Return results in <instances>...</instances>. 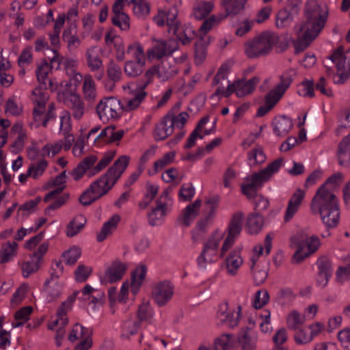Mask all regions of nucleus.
I'll use <instances>...</instances> for the list:
<instances>
[{
    "instance_id": "obj_6",
    "label": "nucleus",
    "mask_w": 350,
    "mask_h": 350,
    "mask_svg": "<svg viewBox=\"0 0 350 350\" xmlns=\"http://www.w3.org/2000/svg\"><path fill=\"white\" fill-rule=\"evenodd\" d=\"M115 152H109L105 154L94 167L93 166L97 160L96 156L86 157L70 174L75 180H80L85 173L89 177H91L105 169L113 160Z\"/></svg>"
},
{
    "instance_id": "obj_48",
    "label": "nucleus",
    "mask_w": 350,
    "mask_h": 350,
    "mask_svg": "<svg viewBox=\"0 0 350 350\" xmlns=\"http://www.w3.org/2000/svg\"><path fill=\"white\" fill-rule=\"evenodd\" d=\"M134 14L139 18H145L150 11V5L145 0L137 1L133 8Z\"/></svg>"
},
{
    "instance_id": "obj_3",
    "label": "nucleus",
    "mask_w": 350,
    "mask_h": 350,
    "mask_svg": "<svg viewBox=\"0 0 350 350\" xmlns=\"http://www.w3.org/2000/svg\"><path fill=\"white\" fill-rule=\"evenodd\" d=\"M310 209L313 214H319L327 229L335 228L340 221L338 200L334 193L318 189L312 198Z\"/></svg>"
},
{
    "instance_id": "obj_46",
    "label": "nucleus",
    "mask_w": 350,
    "mask_h": 350,
    "mask_svg": "<svg viewBox=\"0 0 350 350\" xmlns=\"http://www.w3.org/2000/svg\"><path fill=\"white\" fill-rule=\"evenodd\" d=\"M294 15L286 9L280 10L276 18V25L278 28H285L289 26L293 21Z\"/></svg>"
},
{
    "instance_id": "obj_47",
    "label": "nucleus",
    "mask_w": 350,
    "mask_h": 350,
    "mask_svg": "<svg viewBox=\"0 0 350 350\" xmlns=\"http://www.w3.org/2000/svg\"><path fill=\"white\" fill-rule=\"evenodd\" d=\"M306 317L304 315H301L296 310L291 312L287 318V325L289 329L297 330L299 327L304 323Z\"/></svg>"
},
{
    "instance_id": "obj_10",
    "label": "nucleus",
    "mask_w": 350,
    "mask_h": 350,
    "mask_svg": "<svg viewBox=\"0 0 350 350\" xmlns=\"http://www.w3.org/2000/svg\"><path fill=\"white\" fill-rule=\"evenodd\" d=\"M329 59L337 68V73L334 77V83H343L350 76V49L345 52L344 47L340 46L329 56Z\"/></svg>"
},
{
    "instance_id": "obj_19",
    "label": "nucleus",
    "mask_w": 350,
    "mask_h": 350,
    "mask_svg": "<svg viewBox=\"0 0 350 350\" xmlns=\"http://www.w3.org/2000/svg\"><path fill=\"white\" fill-rule=\"evenodd\" d=\"M305 198V192L301 189H297L288 200L284 219L289 221L298 211L301 202Z\"/></svg>"
},
{
    "instance_id": "obj_44",
    "label": "nucleus",
    "mask_w": 350,
    "mask_h": 350,
    "mask_svg": "<svg viewBox=\"0 0 350 350\" xmlns=\"http://www.w3.org/2000/svg\"><path fill=\"white\" fill-rule=\"evenodd\" d=\"M144 65L145 63L139 62L127 61L125 62L124 70L129 77H136L142 73Z\"/></svg>"
},
{
    "instance_id": "obj_20",
    "label": "nucleus",
    "mask_w": 350,
    "mask_h": 350,
    "mask_svg": "<svg viewBox=\"0 0 350 350\" xmlns=\"http://www.w3.org/2000/svg\"><path fill=\"white\" fill-rule=\"evenodd\" d=\"M234 310H230L228 303H222L219 306L217 318L221 324H226L230 328H234L239 324V318L234 317Z\"/></svg>"
},
{
    "instance_id": "obj_59",
    "label": "nucleus",
    "mask_w": 350,
    "mask_h": 350,
    "mask_svg": "<svg viewBox=\"0 0 350 350\" xmlns=\"http://www.w3.org/2000/svg\"><path fill=\"white\" fill-rule=\"evenodd\" d=\"M219 200L220 197L217 195L206 198L205 204L207 206L208 217H213L215 215L216 209L219 206Z\"/></svg>"
},
{
    "instance_id": "obj_7",
    "label": "nucleus",
    "mask_w": 350,
    "mask_h": 350,
    "mask_svg": "<svg viewBox=\"0 0 350 350\" xmlns=\"http://www.w3.org/2000/svg\"><path fill=\"white\" fill-rule=\"evenodd\" d=\"M291 247L297 250L292 257V262L301 263L306 258L315 252L320 245L319 239L316 236L308 237L301 232H298L291 238Z\"/></svg>"
},
{
    "instance_id": "obj_43",
    "label": "nucleus",
    "mask_w": 350,
    "mask_h": 350,
    "mask_svg": "<svg viewBox=\"0 0 350 350\" xmlns=\"http://www.w3.org/2000/svg\"><path fill=\"white\" fill-rule=\"evenodd\" d=\"M208 42L205 40V38L200 36L195 43V57L196 62L200 64L206 56V46Z\"/></svg>"
},
{
    "instance_id": "obj_17",
    "label": "nucleus",
    "mask_w": 350,
    "mask_h": 350,
    "mask_svg": "<svg viewBox=\"0 0 350 350\" xmlns=\"http://www.w3.org/2000/svg\"><path fill=\"white\" fill-rule=\"evenodd\" d=\"M64 103L72 111L74 118L80 120L84 114V103L76 94L67 93L64 96Z\"/></svg>"
},
{
    "instance_id": "obj_32",
    "label": "nucleus",
    "mask_w": 350,
    "mask_h": 350,
    "mask_svg": "<svg viewBox=\"0 0 350 350\" xmlns=\"http://www.w3.org/2000/svg\"><path fill=\"white\" fill-rule=\"evenodd\" d=\"M201 204V200H196L184 209L183 223L185 226H189L191 222L198 215Z\"/></svg>"
},
{
    "instance_id": "obj_26",
    "label": "nucleus",
    "mask_w": 350,
    "mask_h": 350,
    "mask_svg": "<svg viewBox=\"0 0 350 350\" xmlns=\"http://www.w3.org/2000/svg\"><path fill=\"white\" fill-rule=\"evenodd\" d=\"M259 81L260 79L258 77H254L248 81H246L245 79L237 80L238 86L237 96L243 97L253 92Z\"/></svg>"
},
{
    "instance_id": "obj_37",
    "label": "nucleus",
    "mask_w": 350,
    "mask_h": 350,
    "mask_svg": "<svg viewBox=\"0 0 350 350\" xmlns=\"http://www.w3.org/2000/svg\"><path fill=\"white\" fill-rule=\"evenodd\" d=\"M18 245L16 242H7L2 245L0 250V263L4 264L15 256Z\"/></svg>"
},
{
    "instance_id": "obj_55",
    "label": "nucleus",
    "mask_w": 350,
    "mask_h": 350,
    "mask_svg": "<svg viewBox=\"0 0 350 350\" xmlns=\"http://www.w3.org/2000/svg\"><path fill=\"white\" fill-rule=\"evenodd\" d=\"M146 92L144 91V89H139V92H138L133 98L127 100L126 102V108L128 110H133L139 107L140 103L144 100L145 97L146 96Z\"/></svg>"
},
{
    "instance_id": "obj_31",
    "label": "nucleus",
    "mask_w": 350,
    "mask_h": 350,
    "mask_svg": "<svg viewBox=\"0 0 350 350\" xmlns=\"http://www.w3.org/2000/svg\"><path fill=\"white\" fill-rule=\"evenodd\" d=\"M239 254L240 250L235 249L230 252L229 256L226 258V268L230 275H235L243 263V260Z\"/></svg>"
},
{
    "instance_id": "obj_53",
    "label": "nucleus",
    "mask_w": 350,
    "mask_h": 350,
    "mask_svg": "<svg viewBox=\"0 0 350 350\" xmlns=\"http://www.w3.org/2000/svg\"><path fill=\"white\" fill-rule=\"evenodd\" d=\"M295 297V295L290 288H281L277 293L276 301L284 305L286 303L291 301Z\"/></svg>"
},
{
    "instance_id": "obj_2",
    "label": "nucleus",
    "mask_w": 350,
    "mask_h": 350,
    "mask_svg": "<svg viewBox=\"0 0 350 350\" xmlns=\"http://www.w3.org/2000/svg\"><path fill=\"white\" fill-rule=\"evenodd\" d=\"M282 162L283 159L282 158L277 159L263 170L245 178V183L241 185V191L248 199L256 198L254 208L257 212L266 210L269 205V200L267 198L261 196H257L258 191L265 183L269 180L272 176L279 170Z\"/></svg>"
},
{
    "instance_id": "obj_63",
    "label": "nucleus",
    "mask_w": 350,
    "mask_h": 350,
    "mask_svg": "<svg viewBox=\"0 0 350 350\" xmlns=\"http://www.w3.org/2000/svg\"><path fill=\"white\" fill-rule=\"evenodd\" d=\"M269 299V293L266 290H260L256 293L254 301V306L256 308H260L266 305Z\"/></svg>"
},
{
    "instance_id": "obj_49",
    "label": "nucleus",
    "mask_w": 350,
    "mask_h": 350,
    "mask_svg": "<svg viewBox=\"0 0 350 350\" xmlns=\"http://www.w3.org/2000/svg\"><path fill=\"white\" fill-rule=\"evenodd\" d=\"M247 158L250 161H253V165L261 164L266 160V156L263 152V149L260 145H257L254 149L248 152Z\"/></svg>"
},
{
    "instance_id": "obj_28",
    "label": "nucleus",
    "mask_w": 350,
    "mask_h": 350,
    "mask_svg": "<svg viewBox=\"0 0 350 350\" xmlns=\"http://www.w3.org/2000/svg\"><path fill=\"white\" fill-rule=\"evenodd\" d=\"M62 40L67 43V47L70 51L77 49L81 44V40L77 34L75 26L64 30Z\"/></svg>"
},
{
    "instance_id": "obj_54",
    "label": "nucleus",
    "mask_w": 350,
    "mask_h": 350,
    "mask_svg": "<svg viewBox=\"0 0 350 350\" xmlns=\"http://www.w3.org/2000/svg\"><path fill=\"white\" fill-rule=\"evenodd\" d=\"M92 269L84 265H79L75 271V280L78 282H85L91 275Z\"/></svg>"
},
{
    "instance_id": "obj_12",
    "label": "nucleus",
    "mask_w": 350,
    "mask_h": 350,
    "mask_svg": "<svg viewBox=\"0 0 350 350\" xmlns=\"http://www.w3.org/2000/svg\"><path fill=\"white\" fill-rule=\"evenodd\" d=\"M121 102L113 96L104 98L96 106V113L100 119H118L122 110Z\"/></svg>"
},
{
    "instance_id": "obj_16",
    "label": "nucleus",
    "mask_w": 350,
    "mask_h": 350,
    "mask_svg": "<svg viewBox=\"0 0 350 350\" xmlns=\"http://www.w3.org/2000/svg\"><path fill=\"white\" fill-rule=\"evenodd\" d=\"M258 336L251 327L243 328L239 333L238 341L242 350H255L257 347Z\"/></svg>"
},
{
    "instance_id": "obj_61",
    "label": "nucleus",
    "mask_w": 350,
    "mask_h": 350,
    "mask_svg": "<svg viewBox=\"0 0 350 350\" xmlns=\"http://www.w3.org/2000/svg\"><path fill=\"white\" fill-rule=\"evenodd\" d=\"M40 266V263L36 261L34 258H31V260L23 263L21 269L23 275L27 278L30 274L36 272Z\"/></svg>"
},
{
    "instance_id": "obj_18",
    "label": "nucleus",
    "mask_w": 350,
    "mask_h": 350,
    "mask_svg": "<svg viewBox=\"0 0 350 350\" xmlns=\"http://www.w3.org/2000/svg\"><path fill=\"white\" fill-rule=\"evenodd\" d=\"M127 269V265L119 260L112 262L106 269L104 280L110 284L120 280L125 274Z\"/></svg>"
},
{
    "instance_id": "obj_50",
    "label": "nucleus",
    "mask_w": 350,
    "mask_h": 350,
    "mask_svg": "<svg viewBox=\"0 0 350 350\" xmlns=\"http://www.w3.org/2000/svg\"><path fill=\"white\" fill-rule=\"evenodd\" d=\"M81 250L77 247H72L69 250L65 252L62 254V257L65 259L66 264L68 265H74L81 256Z\"/></svg>"
},
{
    "instance_id": "obj_58",
    "label": "nucleus",
    "mask_w": 350,
    "mask_h": 350,
    "mask_svg": "<svg viewBox=\"0 0 350 350\" xmlns=\"http://www.w3.org/2000/svg\"><path fill=\"white\" fill-rule=\"evenodd\" d=\"M237 80L234 81L232 83H230L228 81V85L227 87V89L225 90L223 87L219 86L217 90H215V93L213 94V96H222L226 98L229 97L232 93L235 92L237 95Z\"/></svg>"
},
{
    "instance_id": "obj_41",
    "label": "nucleus",
    "mask_w": 350,
    "mask_h": 350,
    "mask_svg": "<svg viewBox=\"0 0 350 350\" xmlns=\"http://www.w3.org/2000/svg\"><path fill=\"white\" fill-rule=\"evenodd\" d=\"M33 311L31 306H25L17 310L14 314V319L16 321L12 323L14 327H21L29 320V317Z\"/></svg>"
},
{
    "instance_id": "obj_9",
    "label": "nucleus",
    "mask_w": 350,
    "mask_h": 350,
    "mask_svg": "<svg viewBox=\"0 0 350 350\" xmlns=\"http://www.w3.org/2000/svg\"><path fill=\"white\" fill-rule=\"evenodd\" d=\"M178 12H169L167 16V25L168 32L176 36L174 40L180 41L183 44L186 45L191 42L195 36V31L189 25H181L177 19Z\"/></svg>"
},
{
    "instance_id": "obj_33",
    "label": "nucleus",
    "mask_w": 350,
    "mask_h": 350,
    "mask_svg": "<svg viewBox=\"0 0 350 350\" xmlns=\"http://www.w3.org/2000/svg\"><path fill=\"white\" fill-rule=\"evenodd\" d=\"M263 225L262 217L258 213H250L247 216L246 228L250 234H257Z\"/></svg>"
},
{
    "instance_id": "obj_5",
    "label": "nucleus",
    "mask_w": 350,
    "mask_h": 350,
    "mask_svg": "<svg viewBox=\"0 0 350 350\" xmlns=\"http://www.w3.org/2000/svg\"><path fill=\"white\" fill-rule=\"evenodd\" d=\"M279 36L271 31H264L245 44V53L251 59L267 55L278 42Z\"/></svg>"
},
{
    "instance_id": "obj_64",
    "label": "nucleus",
    "mask_w": 350,
    "mask_h": 350,
    "mask_svg": "<svg viewBox=\"0 0 350 350\" xmlns=\"http://www.w3.org/2000/svg\"><path fill=\"white\" fill-rule=\"evenodd\" d=\"M336 280L341 284L350 280V263L338 267L336 272Z\"/></svg>"
},
{
    "instance_id": "obj_11",
    "label": "nucleus",
    "mask_w": 350,
    "mask_h": 350,
    "mask_svg": "<svg viewBox=\"0 0 350 350\" xmlns=\"http://www.w3.org/2000/svg\"><path fill=\"white\" fill-rule=\"evenodd\" d=\"M296 75L297 71L293 68H290L281 75L280 82L265 96V103L273 109L290 87Z\"/></svg>"
},
{
    "instance_id": "obj_30",
    "label": "nucleus",
    "mask_w": 350,
    "mask_h": 350,
    "mask_svg": "<svg viewBox=\"0 0 350 350\" xmlns=\"http://www.w3.org/2000/svg\"><path fill=\"white\" fill-rule=\"evenodd\" d=\"M86 219L84 215L80 214L72 219L67 224L66 234L68 237L76 236L85 226Z\"/></svg>"
},
{
    "instance_id": "obj_51",
    "label": "nucleus",
    "mask_w": 350,
    "mask_h": 350,
    "mask_svg": "<svg viewBox=\"0 0 350 350\" xmlns=\"http://www.w3.org/2000/svg\"><path fill=\"white\" fill-rule=\"evenodd\" d=\"M129 16L125 13L113 16L111 22L113 25L118 27L121 30L127 31L130 27Z\"/></svg>"
},
{
    "instance_id": "obj_21",
    "label": "nucleus",
    "mask_w": 350,
    "mask_h": 350,
    "mask_svg": "<svg viewBox=\"0 0 350 350\" xmlns=\"http://www.w3.org/2000/svg\"><path fill=\"white\" fill-rule=\"evenodd\" d=\"M173 121L169 115H165L163 119L156 125L154 137L155 140H164L174 132Z\"/></svg>"
},
{
    "instance_id": "obj_45",
    "label": "nucleus",
    "mask_w": 350,
    "mask_h": 350,
    "mask_svg": "<svg viewBox=\"0 0 350 350\" xmlns=\"http://www.w3.org/2000/svg\"><path fill=\"white\" fill-rule=\"evenodd\" d=\"M107 75L109 79L112 81L109 87V90H112L115 86V83L119 81L122 76L121 68L113 61H111L108 65Z\"/></svg>"
},
{
    "instance_id": "obj_36",
    "label": "nucleus",
    "mask_w": 350,
    "mask_h": 350,
    "mask_svg": "<svg viewBox=\"0 0 350 350\" xmlns=\"http://www.w3.org/2000/svg\"><path fill=\"white\" fill-rule=\"evenodd\" d=\"M141 324L139 321L131 318L123 322L122 326V334L121 337L123 338H129L131 336H133L138 332Z\"/></svg>"
},
{
    "instance_id": "obj_22",
    "label": "nucleus",
    "mask_w": 350,
    "mask_h": 350,
    "mask_svg": "<svg viewBox=\"0 0 350 350\" xmlns=\"http://www.w3.org/2000/svg\"><path fill=\"white\" fill-rule=\"evenodd\" d=\"M336 154L340 165L350 167V134L338 144Z\"/></svg>"
},
{
    "instance_id": "obj_57",
    "label": "nucleus",
    "mask_w": 350,
    "mask_h": 350,
    "mask_svg": "<svg viewBox=\"0 0 350 350\" xmlns=\"http://www.w3.org/2000/svg\"><path fill=\"white\" fill-rule=\"evenodd\" d=\"M237 80L234 81L232 83H230L228 81V85L227 87V89L225 90L223 87L219 86L217 90H215V93L213 94V96H222L226 98L229 97L232 93L235 92L237 95Z\"/></svg>"
},
{
    "instance_id": "obj_39",
    "label": "nucleus",
    "mask_w": 350,
    "mask_h": 350,
    "mask_svg": "<svg viewBox=\"0 0 350 350\" xmlns=\"http://www.w3.org/2000/svg\"><path fill=\"white\" fill-rule=\"evenodd\" d=\"M158 77L163 81H166L174 76L177 73V70L174 66H171L167 59L161 62L157 66Z\"/></svg>"
},
{
    "instance_id": "obj_1",
    "label": "nucleus",
    "mask_w": 350,
    "mask_h": 350,
    "mask_svg": "<svg viewBox=\"0 0 350 350\" xmlns=\"http://www.w3.org/2000/svg\"><path fill=\"white\" fill-rule=\"evenodd\" d=\"M305 14L306 20L300 27L297 40L294 42L295 54L304 51L323 29L328 10L323 11L321 5L312 1L306 5Z\"/></svg>"
},
{
    "instance_id": "obj_29",
    "label": "nucleus",
    "mask_w": 350,
    "mask_h": 350,
    "mask_svg": "<svg viewBox=\"0 0 350 350\" xmlns=\"http://www.w3.org/2000/svg\"><path fill=\"white\" fill-rule=\"evenodd\" d=\"M237 346V338L232 334H224L215 340V350H232Z\"/></svg>"
},
{
    "instance_id": "obj_13",
    "label": "nucleus",
    "mask_w": 350,
    "mask_h": 350,
    "mask_svg": "<svg viewBox=\"0 0 350 350\" xmlns=\"http://www.w3.org/2000/svg\"><path fill=\"white\" fill-rule=\"evenodd\" d=\"M243 214L237 212L232 217L228 226V236L226 238L221 249L220 257L223 258L226 252L231 247L234 239L239 237L242 230V221Z\"/></svg>"
},
{
    "instance_id": "obj_52",
    "label": "nucleus",
    "mask_w": 350,
    "mask_h": 350,
    "mask_svg": "<svg viewBox=\"0 0 350 350\" xmlns=\"http://www.w3.org/2000/svg\"><path fill=\"white\" fill-rule=\"evenodd\" d=\"M176 153L174 151H171L165 153L162 158L156 161L154 163V170L157 172L159 170L163 169L165 166L173 163L175 158Z\"/></svg>"
},
{
    "instance_id": "obj_27",
    "label": "nucleus",
    "mask_w": 350,
    "mask_h": 350,
    "mask_svg": "<svg viewBox=\"0 0 350 350\" xmlns=\"http://www.w3.org/2000/svg\"><path fill=\"white\" fill-rule=\"evenodd\" d=\"M247 0H221V5L225 10L226 16L237 15L245 8V4Z\"/></svg>"
},
{
    "instance_id": "obj_23",
    "label": "nucleus",
    "mask_w": 350,
    "mask_h": 350,
    "mask_svg": "<svg viewBox=\"0 0 350 350\" xmlns=\"http://www.w3.org/2000/svg\"><path fill=\"white\" fill-rule=\"evenodd\" d=\"M272 126L274 133L279 137L288 134L293 128V124L291 118L286 116H280L274 118Z\"/></svg>"
},
{
    "instance_id": "obj_42",
    "label": "nucleus",
    "mask_w": 350,
    "mask_h": 350,
    "mask_svg": "<svg viewBox=\"0 0 350 350\" xmlns=\"http://www.w3.org/2000/svg\"><path fill=\"white\" fill-rule=\"evenodd\" d=\"M92 329L83 326L79 323H76L69 335L68 339L71 342H74L79 338H83L84 337L92 336Z\"/></svg>"
},
{
    "instance_id": "obj_40",
    "label": "nucleus",
    "mask_w": 350,
    "mask_h": 350,
    "mask_svg": "<svg viewBox=\"0 0 350 350\" xmlns=\"http://www.w3.org/2000/svg\"><path fill=\"white\" fill-rule=\"evenodd\" d=\"M153 310L150 306L149 303L143 302L138 307L137 312V321H139L140 324L142 322H147L148 323H150L153 318Z\"/></svg>"
},
{
    "instance_id": "obj_60",
    "label": "nucleus",
    "mask_w": 350,
    "mask_h": 350,
    "mask_svg": "<svg viewBox=\"0 0 350 350\" xmlns=\"http://www.w3.org/2000/svg\"><path fill=\"white\" fill-rule=\"evenodd\" d=\"M318 271L322 273H327V274L332 275L333 269L332 261L326 256L319 258L317 261Z\"/></svg>"
},
{
    "instance_id": "obj_34",
    "label": "nucleus",
    "mask_w": 350,
    "mask_h": 350,
    "mask_svg": "<svg viewBox=\"0 0 350 350\" xmlns=\"http://www.w3.org/2000/svg\"><path fill=\"white\" fill-rule=\"evenodd\" d=\"M51 69L52 68L47 62V61L45 59H43L41 64L38 66V68L36 70L37 79L38 81L41 83V85L39 88H36L35 90L33 91L32 93L33 94H36V91L40 90L42 88V85H44V89L46 88L45 81L46 79H47L48 75Z\"/></svg>"
},
{
    "instance_id": "obj_62",
    "label": "nucleus",
    "mask_w": 350,
    "mask_h": 350,
    "mask_svg": "<svg viewBox=\"0 0 350 350\" xmlns=\"http://www.w3.org/2000/svg\"><path fill=\"white\" fill-rule=\"evenodd\" d=\"M195 194V189L191 183L183 185L178 193L179 198L183 201H190Z\"/></svg>"
},
{
    "instance_id": "obj_56",
    "label": "nucleus",
    "mask_w": 350,
    "mask_h": 350,
    "mask_svg": "<svg viewBox=\"0 0 350 350\" xmlns=\"http://www.w3.org/2000/svg\"><path fill=\"white\" fill-rule=\"evenodd\" d=\"M230 69V66L228 64H223L214 77L212 81V85H217L221 84L222 81L227 79Z\"/></svg>"
},
{
    "instance_id": "obj_4",
    "label": "nucleus",
    "mask_w": 350,
    "mask_h": 350,
    "mask_svg": "<svg viewBox=\"0 0 350 350\" xmlns=\"http://www.w3.org/2000/svg\"><path fill=\"white\" fill-rule=\"evenodd\" d=\"M130 158L126 155L120 157L107 171L88 187L98 198L107 194L116 183L129 163Z\"/></svg>"
},
{
    "instance_id": "obj_14",
    "label": "nucleus",
    "mask_w": 350,
    "mask_h": 350,
    "mask_svg": "<svg viewBox=\"0 0 350 350\" xmlns=\"http://www.w3.org/2000/svg\"><path fill=\"white\" fill-rule=\"evenodd\" d=\"M154 41L156 43L153 48L148 51V54L150 55L152 54L158 59L171 55L179 47L178 42L174 38H170L167 40H154Z\"/></svg>"
},
{
    "instance_id": "obj_24",
    "label": "nucleus",
    "mask_w": 350,
    "mask_h": 350,
    "mask_svg": "<svg viewBox=\"0 0 350 350\" xmlns=\"http://www.w3.org/2000/svg\"><path fill=\"white\" fill-rule=\"evenodd\" d=\"M213 8L214 3L212 1L197 0L193 5L192 16L198 20L204 19L212 12Z\"/></svg>"
},
{
    "instance_id": "obj_25",
    "label": "nucleus",
    "mask_w": 350,
    "mask_h": 350,
    "mask_svg": "<svg viewBox=\"0 0 350 350\" xmlns=\"http://www.w3.org/2000/svg\"><path fill=\"white\" fill-rule=\"evenodd\" d=\"M121 217L119 215H113L107 221L104 223L100 231L97 234L96 240L102 242L107 239L108 236L112 234L113 231L117 228Z\"/></svg>"
},
{
    "instance_id": "obj_8",
    "label": "nucleus",
    "mask_w": 350,
    "mask_h": 350,
    "mask_svg": "<svg viewBox=\"0 0 350 350\" xmlns=\"http://www.w3.org/2000/svg\"><path fill=\"white\" fill-rule=\"evenodd\" d=\"M224 234L218 229L215 230L204 243L203 250L197 258L199 267L206 268L208 264L216 261L218 256V248Z\"/></svg>"
},
{
    "instance_id": "obj_38",
    "label": "nucleus",
    "mask_w": 350,
    "mask_h": 350,
    "mask_svg": "<svg viewBox=\"0 0 350 350\" xmlns=\"http://www.w3.org/2000/svg\"><path fill=\"white\" fill-rule=\"evenodd\" d=\"M87 64L92 71L103 68V62L96 53V47H91L86 51Z\"/></svg>"
},
{
    "instance_id": "obj_15",
    "label": "nucleus",
    "mask_w": 350,
    "mask_h": 350,
    "mask_svg": "<svg viewBox=\"0 0 350 350\" xmlns=\"http://www.w3.org/2000/svg\"><path fill=\"white\" fill-rule=\"evenodd\" d=\"M152 293V299L157 304L163 306L172 299L174 286L169 281H162L155 285Z\"/></svg>"
},
{
    "instance_id": "obj_35",
    "label": "nucleus",
    "mask_w": 350,
    "mask_h": 350,
    "mask_svg": "<svg viewBox=\"0 0 350 350\" xmlns=\"http://www.w3.org/2000/svg\"><path fill=\"white\" fill-rule=\"evenodd\" d=\"M83 92L86 100L92 102L95 100L96 96L95 83L90 75L85 76Z\"/></svg>"
}]
</instances>
